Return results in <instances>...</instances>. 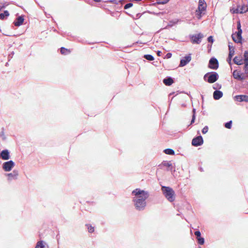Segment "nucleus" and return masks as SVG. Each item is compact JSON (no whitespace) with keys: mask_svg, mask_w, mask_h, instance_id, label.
Returning a JSON list of instances; mask_svg holds the SVG:
<instances>
[{"mask_svg":"<svg viewBox=\"0 0 248 248\" xmlns=\"http://www.w3.org/2000/svg\"><path fill=\"white\" fill-rule=\"evenodd\" d=\"M161 190L166 198L170 202L174 201L175 199V192L169 186H162Z\"/></svg>","mask_w":248,"mask_h":248,"instance_id":"obj_1","label":"nucleus"},{"mask_svg":"<svg viewBox=\"0 0 248 248\" xmlns=\"http://www.w3.org/2000/svg\"><path fill=\"white\" fill-rule=\"evenodd\" d=\"M142 197H144L143 199H139L136 198L134 199L135 205L136 207L139 210L143 209L146 206L145 200L149 197V194L147 192H142Z\"/></svg>","mask_w":248,"mask_h":248,"instance_id":"obj_2","label":"nucleus"},{"mask_svg":"<svg viewBox=\"0 0 248 248\" xmlns=\"http://www.w3.org/2000/svg\"><path fill=\"white\" fill-rule=\"evenodd\" d=\"M218 78V74L216 72L208 73L204 76V78L210 83H213L216 82Z\"/></svg>","mask_w":248,"mask_h":248,"instance_id":"obj_3","label":"nucleus"},{"mask_svg":"<svg viewBox=\"0 0 248 248\" xmlns=\"http://www.w3.org/2000/svg\"><path fill=\"white\" fill-rule=\"evenodd\" d=\"M242 31H237L232 35L233 41L236 43H242Z\"/></svg>","mask_w":248,"mask_h":248,"instance_id":"obj_4","label":"nucleus"},{"mask_svg":"<svg viewBox=\"0 0 248 248\" xmlns=\"http://www.w3.org/2000/svg\"><path fill=\"white\" fill-rule=\"evenodd\" d=\"M208 67L210 69L216 70L218 68V62L217 59L212 58L209 62Z\"/></svg>","mask_w":248,"mask_h":248,"instance_id":"obj_5","label":"nucleus"},{"mask_svg":"<svg viewBox=\"0 0 248 248\" xmlns=\"http://www.w3.org/2000/svg\"><path fill=\"white\" fill-rule=\"evenodd\" d=\"M14 162L13 161L10 160L4 162L2 165V168L6 171H9L14 167Z\"/></svg>","mask_w":248,"mask_h":248,"instance_id":"obj_6","label":"nucleus"},{"mask_svg":"<svg viewBox=\"0 0 248 248\" xmlns=\"http://www.w3.org/2000/svg\"><path fill=\"white\" fill-rule=\"evenodd\" d=\"M203 140L201 136L194 138L192 140V145L194 146H198L202 144Z\"/></svg>","mask_w":248,"mask_h":248,"instance_id":"obj_7","label":"nucleus"},{"mask_svg":"<svg viewBox=\"0 0 248 248\" xmlns=\"http://www.w3.org/2000/svg\"><path fill=\"white\" fill-rule=\"evenodd\" d=\"M203 37L201 33H199L192 36L191 38L192 41L193 43L199 44L201 42V39Z\"/></svg>","mask_w":248,"mask_h":248,"instance_id":"obj_8","label":"nucleus"},{"mask_svg":"<svg viewBox=\"0 0 248 248\" xmlns=\"http://www.w3.org/2000/svg\"><path fill=\"white\" fill-rule=\"evenodd\" d=\"M229 54L228 56V58H227V62L229 64H231L232 59V56L234 54V48L232 46H229Z\"/></svg>","mask_w":248,"mask_h":248,"instance_id":"obj_9","label":"nucleus"},{"mask_svg":"<svg viewBox=\"0 0 248 248\" xmlns=\"http://www.w3.org/2000/svg\"><path fill=\"white\" fill-rule=\"evenodd\" d=\"M191 58L190 55L185 56L180 61V66L183 67L185 66L188 62L191 61Z\"/></svg>","mask_w":248,"mask_h":248,"instance_id":"obj_10","label":"nucleus"},{"mask_svg":"<svg viewBox=\"0 0 248 248\" xmlns=\"http://www.w3.org/2000/svg\"><path fill=\"white\" fill-rule=\"evenodd\" d=\"M142 192L145 191L137 188L133 191L132 194H134L135 196H137L136 198L143 199L144 197H142Z\"/></svg>","mask_w":248,"mask_h":248,"instance_id":"obj_11","label":"nucleus"},{"mask_svg":"<svg viewBox=\"0 0 248 248\" xmlns=\"http://www.w3.org/2000/svg\"><path fill=\"white\" fill-rule=\"evenodd\" d=\"M0 158L3 160H8L10 158L9 152L8 150H3L0 154Z\"/></svg>","mask_w":248,"mask_h":248,"instance_id":"obj_12","label":"nucleus"},{"mask_svg":"<svg viewBox=\"0 0 248 248\" xmlns=\"http://www.w3.org/2000/svg\"><path fill=\"white\" fill-rule=\"evenodd\" d=\"M235 99L236 100L242 102L245 101L248 102V96L246 95H238L235 96Z\"/></svg>","mask_w":248,"mask_h":248,"instance_id":"obj_13","label":"nucleus"},{"mask_svg":"<svg viewBox=\"0 0 248 248\" xmlns=\"http://www.w3.org/2000/svg\"><path fill=\"white\" fill-rule=\"evenodd\" d=\"M206 8V4L204 0H199V5L198 9L200 10H202L204 11Z\"/></svg>","mask_w":248,"mask_h":248,"instance_id":"obj_14","label":"nucleus"},{"mask_svg":"<svg viewBox=\"0 0 248 248\" xmlns=\"http://www.w3.org/2000/svg\"><path fill=\"white\" fill-rule=\"evenodd\" d=\"M24 19L22 16H19L16 20L14 21V24L15 26H19L22 25L24 22Z\"/></svg>","mask_w":248,"mask_h":248,"instance_id":"obj_15","label":"nucleus"},{"mask_svg":"<svg viewBox=\"0 0 248 248\" xmlns=\"http://www.w3.org/2000/svg\"><path fill=\"white\" fill-rule=\"evenodd\" d=\"M18 175V171L15 170H14L12 173L8 174V176L9 179H16Z\"/></svg>","mask_w":248,"mask_h":248,"instance_id":"obj_16","label":"nucleus"},{"mask_svg":"<svg viewBox=\"0 0 248 248\" xmlns=\"http://www.w3.org/2000/svg\"><path fill=\"white\" fill-rule=\"evenodd\" d=\"M233 62L237 65H241L243 63V60L241 57L235 56L233 59Z\"/></svg>","mask_w":248,"mask_h":248,"instance_id":"obj_17","label":"nucleus"},{"mask_svg":"<svg viewBox=\"0 0 248 248\" xmlns=\"http://www.w3.org/2000/svg\"><path fill=\"white\" fill-rule=\"evenodd\" d=\"M163 83L167 86H170L173 83V80L171 78H168L163 79Z\"/></svg>","mask_w":248,"mask_h":248,"instance_id":"obj_18","label":"nucleus"},{"mask_svg":"<svg viewBox=\"0 0 248 248\" xmlns=\"http://www.w3.org/2000/svg\"><path fill=\"white\" fill-rule=\"evenodd\" d=\"M70 49L62 47L61 48V52L63 55H68L71 53Z\"/></svg>","mask_w":248,"mask_h":248,"instance_id":"obj_19","label":"nucleus"},{"mask_svg":"<svg viewBox=\"0 0 248 248\" xmlns=\"http://www.w3.org/2000/svg\"><path fill=\"white\" fill-rule=\"evenodd\" d=\"M233 78L237 79H243V78L241 77V74L237 71H234L233 72Z\"/></svg>","mask_w":248,"mask_h":248,"instance_id":"obj_20","label":"nucleus"},{"mask_svg":"<svg viewBox=\"0 0 248 248\" xmlns=\"http://www.w3.org/2000/svg\"><path fill=\"white\" fill-rule=\"evenodd\" d=\"M203 12L202 10H200L199 9H197L195 12V15L197 18L199 19H201L202 16V13Z\"/></svg>","mask_w":248,"mask_h":248,"instance_id":"obj_21","label":"nucleus"},{"mask_svg":"<svg viewBox=\"0 0 248 248\" xmlns=\"http://www.w3.org/2000/svg\"><path fill=\"white\" fill-rule=\"evenodd\" d=\"M35 248H46L45 243L43 241H38L37 243Z\"/></svg>","mask_w":248,"mask_h":248,"instance_id":"obj_22","label":"nucleus"},{"mask_svg":"<svg viewBox=\"0 0 248 248\" xmlns=\"http://www.w3.org/2000/svg\"><path fill=\"white\" fill-rule=\"evenodd\" d=\"M171 165H172V164L170 162L167 161H164L163 162H162V163H161V164L160 166L170 167L171 166Z\"/></svg>","mask_w":248,"mask_h":248,"instance_id":"obj_23","label":"nucleus"},{"mask_svg":"<svg viewBox=\"0 0 248 248\" xmlns=\"http://www.w3.org/2000/svg\"><path fill=\"white\" fill-rule=\"evenodd\" d=\"M9 15V12L7 11H5L3 13L0 14V19H3L5 16H8Z\"/></svg>","mask_w":248,"mask_h":248,"instance_id":"obj_24","label":"nucleus"},{"mask_svg":"<svg viewBox=\"0 0 248 248\" xmlns=\"http://www.w3.org/2000/svg\"><path fill=\"white\" fill-rule=\"evenodd\" d=\"M165 154L170 155H173L174 154V151L171 149H167L164 150Z\"/></svg>","mask_w":248,"mask_h":248,"instance_id":"obj_25","label":"nucleus"},{"mask_svg":"<svg viewBox=\"0 0 248 248\" xmlns=\"http://www.w3.org/2000/svg\"><path fill=\"white\" fill-rule=\"evenodd\" d=\"M197 239L198 240V242L200 245H203L204 243V239L203 237H202L201 236L200 237H197Z\"/></svg>","mask_w":248,"mask_h":248,"instance_id":"obj_26","label":"nucleus"},{"mask_svg":"<svg viewBox=\"0 0 248 248\" xmlns=\"http://www.w3.org/2000/svg\"><path fill=\"white\" fill-rule=\"evenodd\" d=\"M86 226L87 227L88 232L90 233L93 232L94 231V227L90 224H86Z\"/></svg>","mask_w":248,"mask_h":248,"instance_id":"obj_27","label":"nucleus"},{"mask_svg":"<svg viewBox=\"0 0 248 248\" xmlns=\"http://www.w3.org/2000/svg\"><path fill=\"white\" fill-rule=\"evenodd\" d=\"M231 11H232V13H236V14H238V13L242 14V13H244V11H240V9L238 7H237V8L236 9H232Z\"/></svg>","mask_w":248,"mask_h":248,"instance_id":"obj_28","label":"nucleus"},{"mask_svg":"<svg viewBox=\"0 0 248 248\" xmlns=\"http://www.w3.org/2000/svg\"><path fill=\"white\" fill-rule=\"evenodd\" d=\"M144 58L149 61H153L154 60V57L152 55L149 54L145 55L144 56Z\"/></svg>","mask_w":248,"mask_h":248,"instance_id":"obj_29","label":"nucleus"},{"mask_svg":"<svg viewBox=\"0 0 248 248\" xmlns=\"http://www.w3.org/2000/svg\"><path fill=\"white\" fill-rule=\"evenodd\" d=\"M240 9V11H244V13H246L248 11V8L245 5L241 6H238Z\"/></svg>","mask_w":248,"mask_h":248,"instance_id":"obj_30","label":"nucleus"},{"mask_svg":"<svg viewBox=\"0 0 248 248\" xmlns=\"http://www.w3.org/2000/svg\"><path fill=\"white\" fill-rule=\"evenodd\" d=\"M244 70L246 73H248V62H244Z\"/></svg>","mask_w":248,"mask_h":248,"instance_id":"obj_31","label":"nucleus"},{"mask_svg":"<svg viewBox=\"0 0 248 248\" xmlns=\"http://www.w3.org/2000/svg\"><path fill=\"white\" fill-rule=\"evenodd\" d=\"M223 94H213L214 98L216 100L220 99L222 96Z\"/></svg>","mask_w":248,"mask_h":248,"instance_id":"obj_32","label":"nucleus"},{"mask_svg":"<svg viewBox=\"0 0 248 248\" xmlns=\"http://www.w3.org/2000/svg\"><path fill=\"white\" fill-rule=\"evenodd\" d=\"M232 121H230V122L226 123L225 124V127L227 128H228V129L231 128V127H232Z\"/></svg>","mask_w":248,"mask_h":248,"instance_id":"obj_33","label":"nucleus"},{"mask_svg":"<svg viewBox=\"0 0 248 248\" xmlns=\"http://www.w3.org/2000/svg\"><path fill=\"white\" fill-rule=\"evenodd\" d=\"M244 62H248V51H245L244 52Z\"/></svg>","mask_w":248,"mask_h":248,"instance_id":"obj_34","label":"nucleus"},{"mask_svg":"<svg viewBox=\"0 0 248 248\" xmlns=\"http://www.w3.org/2000/svg\"><path fill=\"white\" fill-rule=\"evenodd\" d=\"M170 0H157L158 4H165L167 3Z\"/></svg>","mask_w":248,"mask_h":248,"instance_id":"obj_35","label":"nucleus"},{"mask_svg":"<svg viewBox=\"0 0 248 248\" xmlns=\"http://www.w3.org/2000/svg\"><path fill=\"white\" fill-rule=\"evenodd\" d=\"M241 27V26L240 21H238L237 22V28L238 31H242V30Z\"/></svg>","mask_w":248,"mask_h":248,"instance_id":"obj_36","label":"nucleus"},{"mask_svg":"<svg viewBox=\"0 0 248 248\" xmlns=\"http://www.w3.org/2000/svg\"><path fill=\"white\" fill-rule=\"evenodd\" d=\"M193 116H192V120H191V124H193L194 121H195V109H193Z\"/></svg>","mask_w":248,"mask_h":248,"instance_id":"obj_37","label":"nucleus"},{"mask_svg":"<svg viewBox=\"0 0 248 248\" xmlns=\"http://www.w3.org/2000/svg\"><path fill=\"white\" fill-rule=\"evenodd\" d=\"M133 6V4L132 3H128L125 4L124 6V9H127L128 8H129Z\"/></svg>","mask_w":248,"mask_h":248,"instance_id":"obj_38","label":"nucleus"},{"mask_svg":"<svg viewBox=\"0 0 248 248\" xmlns=\"http://www.w3.org/2000/svg\"><path fill=\"white\" fill-rule=\"evenodd\" d=\"M208 131V127L207 126H205L202 130V133L203 134H206Z\"/></svg>","mask_w":248,"mask_h":248,"instance_id":"obj_39","label":"nucleus"},{"mask_svg":"<svg viewBox=\"0 0 248 248\" xmlns=\"http://www.w3.org/2000/svg\"><path fill=\"white\" fill-rule=\"evenodd\" d=\"M195 235L197 237H200L201 235V232L199 231H196L194 232Z\"/></svg>","mask_w":248,"mask_h":248,"instance_id":"obj_40","label":"nucleus"},{"mask_svg":"<svg viewBox=\"0 0 248 248\" xmlns=\"http://www.w3.org/2000/svg\"><path fill=\"white\" fill-rule=\"evenodd\" d=\"M213 38L212 36H209L208 38V41L209 42H211V43H213Z\"/></svg>","mask_w":248,"mask_h":248,"instance_id":"obj_41","label":"nucleus"},{"mask_svg":"<svg viewBox=\"0 0 248 248\" xmlns=\"http://www.w3.org/2000/svg\"><path fill=\"white\" fill-rule=\"evenodd\" d=\"M171 56H172L171 53H168L166 54V56H165V58H167V59H169V58H170L171 57Z\"/></svg>","mask_w":248,"mask_h":248,"instance_id":"obj_42","label":"nucleus"},{"mask_svg":"<svg viewBox=\"0 0 248 248\" xmlns=\"http://www.w3.org/2000/svg\"><path fill=\"white\" fill-rule=\"evenodd\" d=\"M213 93H222V92L220 91L216 90Z\"/></svg>","mask_w":248,"mask_h":248,"instance_id":"obj_43","label":"nucleus"},{"mask_svg":"<svg viewBox=\"0 0 248 248\" xmlns=\"http://www.w3.org/2000/svg\"><path fill=\"white\" fill-rule=\"evenodd\" d=\"M161 53V52L160 51H158L157 52V54L158 56H160V54Z\"/></svg>","mask_w":248,"mask_h":248,"instance_id":"obj_44","label":"nucleus"},{"mask_svg":"<svg viewBox=\"0 0 248 248\" xmlns=\"http://www.w3.org/2000/svg\"><path fill=\"white\" fill-rule=\"evenodd\" d=\"M95 2H99L101 1V0H93Z\"/></svg>","mask_w":248,"mask_h":248,"instance_id":"obj_45","label":"nucleus"},{"mask_svg":"<svg viewBox=\"0 0 248 248\" xmlns=\"http://www.w3.org/2000/svg\"><path fill=\"white\" fill-rule=\"evenodd\" d=\"M199 248H202L201 247H199Z\"/></svg>","mask_w":248,"mask_h":248,"instance_id":"obj_46","label":"nucleus"}]
</instances>
